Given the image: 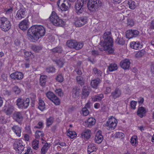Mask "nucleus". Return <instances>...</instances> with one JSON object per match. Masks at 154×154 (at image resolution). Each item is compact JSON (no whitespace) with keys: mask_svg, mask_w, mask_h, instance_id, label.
<instances>
[{"mask_svg":"<svg viewBox=\"0 0 154 154\" xmlns=\"http://www.w3.org/2000/svg\"><path fill=\"white\" fill-rule=\"evenodd\" d=\"M67 135L71 139H72L76 136V133L75 131H69L68 132Z\"/></svg>","mask_w":154,"mask_h":154,"instance_id":"49","label":"nucleus"},{"mask_svg":"<svg viewBox=\"0 0 154 154\" xmlns=\"http://www.w3.org/2000/svg\"><path fill=\"white\" fill-rule=\"evenodd\" d=\"M66 45L69 48L79 50L81 49L83 46L82 42H77L75 40H68L66 43Z\"/></svg>","mask_w":154,"mask_h":154,"instance_id":"7","label":"nucleus"},{"mask_svg":"<svg viewBox=\"0 0 154 154\" xmlns=\"http://www.w3.org/2000/svg\"><path fill=\"white\" fill-rule=\"evenodd\" d=\"M103 95L102 94H97L92 98V101L94 102L99 101L103 98Z\"/></svg>","mask_w":154,"mask_h":154,"instance_id":"31","label":"nucleus"},{"mask_svg":"<svg viewBox=\"0 0 154 154\" xmlns=\"http://www.w3.org/2000/svg\"><path fill=\"white\" fill-rule=\"evenodd\" d=\"M96 122V120L93 117L88 118L86 121L85 122L86 126L89 128L95 125Z\"/></svg>","mask_w":154,"mask_h":154,"instance_id":"25","label":"nucleus"},{"mask_svg":"<svg viewBox=\"0 0 154 154\" xmlns=\"http://www.w3.org/2000/svg\"><path fill=\"white\" fill-rule=\"evenodd\" d=\"M131 48L135 50H139L142 48L143 45L139 42H133L130 43Z\"/></svg>","mask_w":154,"mask_h":154,"instance_id":"23","label":"nucleus"},{"mask_svg":"<svg viewBox=\"0 0 154 154\" xmlns=\"http://www.w3.org/2000/svg\"><path fill=\"white\" fill-rule=\"evenodd\" d=\"M149 28L151 29H154V20H152L150 22Z\"/></svg>","mask_w":154,"mask_h":154,"instance_id":"64","label":"nucleus"},{"mask_svg":"<svg viewBox=\"0 0 154 154\" xmlns=\"http://www.w3.org/2000/svg\"><path fill=\"white\" fill-rule=\"evenodd\" d=\"M139 32L136 30H129L126 32V37L129 39L137 36L139 34Z\"/></svg>","mask_w":154,"mask_h":154,"instance_id":"15","label":"nucleus"},{"mask_svg":"<svg viewBox=\"0 0 154 154\" xmlns=\"http://www.w3.org/2000/svg\"><path fill=\"white\" fill-rule=\"evenodd\" d=\"M2 94L5 95L9 96L11 94V92L10 91L5 90L3 91Z\"/></svg>","mask_w":154,"mask_h":154,"instance_id":"58","label":"nucleus"},{"mask_svg":"<svg viewBox=\"0 0 154 154\" xmlns=\"http://www.w3.org/2000/svg\"><path fill=\"white\" fill-rule=\"evenodd\" d=\"M46 96L56 105H59L60 103L59 99L52 92H48L46 93Z\"/></svg>","mask_w":154,"mask_h":154,"instance_id":"14","label":"nucleus"},{"mask_svg":"<svg viewBox=\"0 0 154 154\" xmlns=\"http://www.w3.org/2000/svg\"><path fill=\"white\" fill-rule=\"evenodd\" d=\"M128 4L129 8L131 9H134L136 7L135 2L132 0H129L128 2Z\"/></svg>","mask_w":154,"mask_h":154,"instance_id":"44","label":"nucleus"},{"mask_svg":"<svg viewBox=\"0 0 154 154\" xmlns=\"http://www.w3.org/2000/svg\"><path fill=\"white\" fill-rule=\"evenodd\" d=\"M83 114L84 116H87L89 113V112L88 109L86 108H83L82 109Z\"/></svg>","mask_w":154,"mask_h":154,"instance_id":"56","label":"nucleus"},{"mask_svg":"<svg viewBox=\"0 0 154 154\" xmlns=\"http://www.w3.org/2000/svg\"><path fill=\"white\" fill-rule=\"evenodd\" d=\"M75 71L78 75H81L82 74V72L81 68H76L75 69Z\"/></svg>","mask_w":154,"mask_h":154,"instance_id":"61","label":"nucleus"},{"mask_svg":"<svg viewBox=\"0 0 154 154\" xmlns=\"http://www.w3.org/2000/svg\"><path fill=\"white\" fill-rule=\"evenodd\" d=\"M76 79L78 83L81 85H84L85 82V80L84 78L81 76H77L76 77Z\"/></svg>","mask_w":154,"mask_h":154,"instance_id":"42","label":"nucleus"},{"mask_svg":"<svg viewBox=\"0 0 154 154\" xmlns=\"http://www.w3.org/2000/svg\"><path fill=\"white\" fill-rule=\"evenodd\" d=\"M121 95V91L118 88H116L115 90L113 91L111 94L110 97L114 99L119 97Z\"/></svg>","mask_w":154,"mask_h":154,"instance_id":"21","label":"nucleus"},{"mask_svg":"<svg viewBox=\"0 0 154 154\" xmlns=\"http://www.w3.org/2000/svg\"><path fill=\"white\" fill-rule=\"evenodd\" d=\"M7 74H3L1 75V79L4 81H6L7 80Z\"/></svg>","mask_w":154,"mask_h":154,"instance_id":"63","label":"nucleus"},{"mask_svg":"<svg viewBox=\"0 0 154 154\" xmlns=\"http://www.w3.org/2000/svg\"><path fill=\"white\" fill-rule=\"evenodd\" d=\"M103 38L104 41H101L100 45L103 48H100V50L101 51H105L109 54H113L114 49L113 48V42L111 32L106 31L105 32L103 35Z\"/></svg>","mask_w":154,"mask_h":154,"instance_id":"2","label":"nucleus"},{"mask_svg":"<svg viewBox=\"0 0 154 154\" xmlns=\"http://www.w3.org/2000/svg\"><path fill=\"white\" fill-rule=\"evenodd\" d=\"M69 2L68 0H59L57 2V5L61 11H66L70 7L71 4Z\"/></svg>","mask_w":154,"mask_h":154,"instance_id":"8","label":"nucleus"},{"mask_svg":"<svg viewBox=\"0 0 154 154\" xmlns=\"http://www.w3.org/2000/svg\"><path fill=\"white\" fill-rule=\"evenodd\" d=\"M12 91L16 94H19L21 92L20 88L17 86H15L12 88Z\"/></svg>","mask_w":154,"mask_h":154,"instance_id":"48","label":"nucleus"},{"mask_svg":"<svg viewBox=\"0 0 154 154\" xmlns=\"http://www.w3.org/2000/svg\"><path fill=\"white\" fill-rule=\"evenodd\" d=\"M97 148L95 144L93 143H90L88 147V154H90L91 152L96 151Z\"/></svg>","mask_w":154,"mask_h":154,"instance_id":"29","label":"nucleus"},{"mask_svg":"<svg viewBox=\"0 0 154 154\" xmlns=\"http://www.w3.org/2000/svg\"><path fill=\"white\" fill-rule=\"evenodd\" d=\"M44 135V134L42 131H37L35 132V138L37 139L41 138L43 140L42 137Z\"/></svg>","mask_w":154,"mask_h":154,"instance_id":"43","label":"nucleus"},{"mask_svg":"<svg viewBox=\"0 0 154 154\" xmlns=\"http://www.w3.org/2000/svg\"><path fill=\"white\" fill-rule=\"evenodd\" d=\"M45 33V29L42 26H32L27 32V37L31 41L35 42L43 36Z\"/></svg>","mask_w":154,"mask_h":154,"instance_id":"1","label":"nucleus"},{"mask_svg":"<svg viewBox=\"0 0 154 154\" xmlns=\"http://www.w3.org/2000/svg\"><path fill=\"white\" fill-rule=\"evenodd\" d=\"M100 80L99 78L97 79L93 80L91 81V84L92 86L94 88H96L98 84L100 83Z\"/></svg>","mask_w":154,"mask_h":154,"instance_id":"38","label":"nucleus"},{"mask_svg":"<svg viewBox=\"0 0 154 154\" xmlns=\"http://www.w3.org/2000/svg\"><path fill=\"white\" fill-rule=\"evenodd\" d=\"M16 104L20 109H26L27 108L29 103V99L27 98L25 99L19 98L16 101Z\"/></svg>","mask_w":154,"mask_h":154,"instance_id":"9","label":"nucleus"},{"mask_svg":"<svg viewBox=\"0 0 154 154\" xmlns=\"http://www.w3.org/2000/svg\"><path fill=\"white\" fill-rule=\"evenodd\" d=\"M54 121V118L51 116L47 119L46 120L47 126L49 127L51 125L53 122Z\"/></svg>","mask_w":154,"mask_h":154,"instance_id":"46","label":"nucleus"},{"mask_svg":"<svg viewBox=\"0 0 154 154\" xmlns=\"http://www.w3.org/2000/svg\"><path fill=\"white\" fill-rule=\"evenodd\" d=\"M55 70V68L53 66L48 67L45 69L46 72L48 73L54 72Z\"/></svg>","mask_w":154,"mask_h":154,"instance_id":"51","label":"nucleus"},{"mask_svg":"<svg viewBox=\"0 0 154 154\" xmlns=\"http://www.w3.org/2000/svg\"><path fill=\"white\" fill-rule=\"evenodd\" d=\"M50 20L53 24L56 26H62L64 24V22L61 19L54 11L52 13L49 17Z\"/></svg>","mask_w":154,"mask_h":154,"instance_id":"3","label":"nucleus"},{"mask_svg":"<svg viewBox=\"0 0 154 154\" xmlns=\"http://www.w3.org/2000/svg\"><path fill=\"white\" fill-rule=\"evenodd\" d=\"M83 26L88 21V18L86 16L79 17Z\"/></svg>","mask_w":154,"mask_h":154,"instance_id":"47","label":"nucleus"},{"mask_svg":"<svg viewBox=\"0 0 154 154\" xmlns=\"http://www.w3.org/2000/svg\"><path fill=\"white\" fill-rule=\"evenodd\" d=\"M127 25L130 26H133L134 25L133 20L131 19H128L127 20Z\"/></svg>","mask_w":154,"mask_h":154,"instance_id":"57","label":"nucleus"},{"mask_svg":"<svg viewBox=\"0 0 154 154\" xmlns=\"http://www.w3.org/2000/svg\"><path fill=\"white\" fill-rule=\"evenodd\" d=\"M137 138V137H132L131 139V142L133 146H135L136 143Z\"/></svg>","mask_w":154,"mask_h":154,"instance_id":"55","label":"nucleus"},{"mask_svg":"<svg viewBox=\"0 0 154 154\" xmlns=\"http://www.w3.org/2000/svg\"><path fill=\"white\" fill-rule=\"evenodd\" d=\"M108 70L110 72H112L117 70L118 66L116 63H111L108 66Z\"/></svg>","mask_w":154,"mask_h":154,"instance_id":"39","label":"nucleus"},{"mask_svg":"<svg viewBox=\"0 0 154 154\" xmlns=\"http://www.w3.org/2000/svg\"><path fill=\"white\" fill-rule=\"evenodd\" d=\"M146 112L145 109L143 107H139L137 111V114L140 118H142L145 116Z\"/></svg>","mask_w":154,"mask_h":154,"instance_id":"28","label":"nucleus"},{"mask_svg":"<svg viewBox=\"0 0 154 154\" xmlns=\"http://www.w3.org/2000/svg\"><path fill=\"white\" fill-rule=\"evenodd\" d=\"M88 0H77L75 4V9L76 12L80 14L84 10V6L86 5Z\"/></svg>","mask_w":154,"mask_h":154,"instance_id":"5","label":"nucleus"},{"mask_svg":"<svg viewBox=\"0 0 154 154\" xmlns=\"http://www.w3.org/2000/svg\"><path fill=\"white\" fill-rule=\"evenodd\" d=\"M51 52L55 53H61L62 51V48L60 47H57L51 50Z\"/></svg>","mask_w":154,"mask_h":154,"instance_id":"45","label":"nucleus"},{"mask_svg":"<svg viewBox=\"0 0 154 154\" xmlns=\"http://www.w3.org/2000/svg\"><path fill=\"white\" fill-rule=\"evenodd\" d=\"M27 14V11L25 8H20L18 10L15 16L17 20H21L25 17Z\"/></svg>","mask_w":154,"mask_h":154,"instance_id":"12","label":"nucleus"},{"mask_svg":"<svg viewBox=\"0 0 154 154\" xmlns=\"http://www.w3.org/2000/svg\"><path fill=\"white\" fill-rule=\"evenodd\" d=\"M146 53V51L143 49L137 51L135 54V56L137 58H140L142 57Z\"/></svg>","mask_w":154,"mask_h":154,"instance_id":"36","label":"nucleus"},{"mask_svg":"<svg viewBox=\"0 0 154 154\" xmlns=\"http://www.w3.org/2000/svg\"><path fill=\"white\" fill-rule=\"evenodd\" d=\"M56 93L59 96L61 97L63 95L62 90L61 89H56L55 91Z\"/></svg>","mask_w":154,"mask_h":154,"instance_id":"54","label":"nucleus"},{"mask_svg":"<svg viewBox=\"0 0 154 154\" xmlns=\"http://www.w3.org/2000/svg\"><path fill=\"white\" fill-rule=\"evenodd\" d=\"M56 79L58 82H61L63 81L64 78L61 74H59L57 76Z\"/></svg>","mask_w":154,"mask_h":154,"instance_id":"53","label":"nucleus"},{"mask_svg":"<svg viewBox=\"0 0 154 154\" xmlns=\"http://www.w3.org/2000/svg\"><path fill=\"white\" fill-rule=\"evenodd\" d=\"M29 22L27 18L21 21L19 24V28L23 30H25L28 28Z\"/></svg>","mask_w":154,"mask_h":154,"instance_id":"16","label":"nucleus"},{"mask_svg":"<svg viewBox=\"0 0 154 154\" xmlns=\"http://www.w3.org/2000/svg\"><path fill=\"white\" fill-rule=\"evenodd\" d=\"M11 24L10 21L5 17H1L0 19V28L4 32L8 31L11 28Z\"/></svg>","mask_w":154,"mask_h":154,"instance_id":"4","label":"nucleus"},{"mask_svg":"<svg viewBox=\"0 0 154 154\" xmlns=\"http://www.w3.org/2000/svg\"><path fill=\"white\" fill-rule=\"evenodd\" d=\"M91 134V130L89 129H85L81 134V137L83 138L88 140L90 138Z\"/></svg>","mask_w":154,"mask_h":154,"instance_id":"18","label":"nucleus"},{"mask_svg":"<svg viewBox=\"0 0 154 154\" xmlns=\"http://www.w3.org/2000/svg\"><path fill=\"white\" fill-rule=\"evenodd\" d=\"M23 75L21 72H16L11 73L10 75V77L15 80H20L23 78Z\"/></svg>","mask_w":154,"mask_h":154,"instance_id":"17","label":"nucleus"},{"mask_svg":"<svg viewBox=\"0 0 154 154\" xmlns=\"http://www.w3.org/2000/svg\"><path fill=\"white\" fill-rule=\"evenodd\" d=\"M90 92L88 87L86 86L84 87L82 91V98L85 99L87 98L89 95Z\"/></svg>","mask_w":154,"mask_h":154,"instance_id":"24","label":"nucleus"},{"mask_svg":"<svg viewBox=\"0 0 154 154\" xmlns=\"http://www.w3.org/2000/svg\"><path fill=\"white\" fill-rule=\"evenodd\" d=\"M11 129L19 137L21 136V129L17 125H14L12 127Z\"/></svg>","mask_w":154,"mask_h":154,"instance_id":"30","label":"nucleus"},{"mask_svg":"<svg viewBox=\"0 0 154 154\" xmlns=\"http://www.w3.org/2000/svg\"><path fill=\"white\" fill-rule=\"evenodd\" d=\"M103 136L102 135L101 131H98L96 133L95 137V142L97 143H100L103 140Z\"/></svg>","mask_w":154,"mask_h":154,"instance_id":"19","label":"nucleus"},{"mask_svg":"<svg viewBox=\"0 0 154 154\" xmlns=\"http://www.w3.org/2000/svg\"><path fill=\"white\" fill-rule=\"evenodd\" d=\"M13 11V8L12 7H10V8L6 9L5 10V14H9L11 13H12Z\"/></svg>","mask_w":154,"mask_h":154,"instance_id":"60","label":"nucleus"},{"mask_svg":"<svg viewBox=\"0 0 154 154\" xmlns=\"http://www.w3.org/2000/svg\"><path fill=\"white\" fill-rule=\"evenodd\" d=\"M93 73L98 78H100L102 76L103 72L97 68L95 67L93 69Z\"/></svg>","mask_w":154,"mask_h":154,"instance_id":"32","label":"nucleus"},{"mask_svg":"<svg viewBox=\"0 0 154 154\" xmlns=\"http://www.w3.org/2000/svg\"><path fill=\"white\" fill-rule=\"evenodd\" d=\"M136 104L137 102L133 100L130 103L131 107L133 109H135L136 108L135 106L136 105Z\"/></svg>","mask_w":154,"mask_h":154,"instance_id":"59","label":"nucleus"},{"mask_svg":"<svg viewBox=\"0 0 154 154\" xmlns=\"http://www.w3.org/2000/svg\"><path fill=\"white\" fill-rule=\"evenodd\" d=\"M101 5V2L99 0H89L87 4L88 8L91 11H95Z\"/></svg>","mask_w":154,"mask_h":154,"instance_id":"6","label":"nucleus"},{"mask_svg":"<svg viewBox=\"0 0 154 154\" xmlns=\"http://www.w3.org/2000/svg\"><path fill=\"white\" fill-rule=\"evenodd\" d=\"M55 62L57 66L60 68L63 67L65 63L64 59L63 58H60L58 59H55L52 60Z\"/></svg>","mask_w":154,"mask_h":154,"instance_id":"27","label":"nucleus"},{"mask_svg":"<svg viewBox=\"0 0 154 154\" xmlns=\"http://www.w3.org/2000/svg\"><path fill=\"white\" fill-rule=\"evenodd\" d=\"M124 134L121 132H117L114 134V136L116 137L122 138H123Z\"/></svg>","mask_w":154,"mask_h":154,"instance_id":"52","label":"nucleus"},{"mask_svg":"<svg viewBox=\"0 0 154 154\" xmlns=\"http://www.w3.org/2000/svg\"><path fill=\"white\" fill-rule=\"evenodd\" d=\"M130 61L128 59L122 60L120 63L121 67L125 69H128L130 67Z\"/></svg>","mask_w":154,"mask_h":154,"instance_id":"22","label":"nucleus"},{"mask_svg":"<svg viewBox=\"0 0 154 154\" xmlns=\"http://www.w3.org/2000/svg\"><path fill=\"white\" fill-rule=\"evenodd\" d=\"M32 152L30 147H29L27 148L26 151L24 154H32Z\"/></svg>","mask_w":154,"mask_h":154,"instance_id":"62","label":"nucleus"},{"mask_svg":"<svg viewBox=\"0 0 154 154\" xmlns=\"http://www.w3.org/2000/svg\"><path fill=\"white\" fill-rule=\"evenodd\" d=\"M47 76L45 75H41L40 76V80L41 85L44 86L47 81Z\"/></svg>","mask_w":154,"mask_h":154,"instance_id":"41","label":"nucleus"},{"mask_svg":"<svg viewBox=\"0 0 154 154\" xmlns=\"http://www.w3.org/2000/svg\"><path fill=\"white\" fill-rule=\"evenodd\" d=\"M125 42V40L123 39V38L120 37L119 36L116 40L115 43L117 44L120 45H124Z\"/></svg>","mask_w":154,"mask_h":154,"instance_id":"34","label":"nucleus"},{"mask_svg":"<svg viewBox=\"0 0 154 154\" xmlns=\"http://www.w3.org/2000/svg\"><path fill=\"white\" fill-rule=\"evenodd\" d=\"M117 121L113 117L109 119L106 122L105 126L107 127V129L111 131L114 130L116 126Z\"/></svg>","mask_w":154,"mask_h":154,"instance_id":"11","label":"nucleus"},{"mask_svg":"<svg viewBox=\"0 0 154 154\" xmlns=\"http://www.w3.org/2000/svg\"><path fill=\"white\" fill-rule=\"evenodd\" d=\"M14 119L18 124H21L23 120V114L21 112H15L13 115Z\"/></svg>","mask_w":154,"mask_h":154,"instance_id":"13","label":"nucleus"},{"mask_svg":"<svg viewBox=\"0 0 154 154\" xmlns=\"http://www.w3.org/2000/svg\"><path fill=\"white\" fill-rule=\"evenodd\" d=\"M14 110V107L11 105H9L8 107L5 105L3 108V111L7 115H10Z\"/></svg>","mask_w":154,"mask_h":154,"instance_id":"20","label":"nucleus"},{"mask_svg":"<svg viewBox=\"0 0 154 154\" xmlns=\"http://www.w3.org/2000/svg\"><path fill=\"white\" fill-rule=\"evenodd\" d=\"M45 108V104L41 98H39L38 106V108L41 111H43Z\"/></svg>","mask_w":154,"mask_h":154,"instance_id":"35","label":"nucleus"},{"mask_svg":"<svg viewBox=\"0 0 154 154\" xmlns=\"http://www.w3.org/2000/svg\"><path fill=\"white\" fill-rule=\"evenodd\" d=\"M80 92V89L77 86H75L72 90V95L74 98L78 97Z\"/></svg>","mask_w":154,"mask_h":154,"instance_id":"26","label":"nucleus"},{"mask_svg":"<svg viewBox=\"0 0 154 154\" xmlns=\"http://www.w3.org/2000/svg\"><path fill=\"white\" fill-rule=\"evenodd\" d=\"M42 47L41 45H33L31 46L32 49L35 52H38L41 50Z\"/></svg>","mask_w":154,"mask_h":154,"instance_id":"40","label":"nucleus"},{"mask_svg":"<svg viewBox=\"0 0 154 154\" xmlns=\"http://www.w3.org/2000/svg\"><path fill=\"white\" fill-rule=\"evenodd\" d=\"M50 146L49 144L47 143H45L41 149V154H45Z\"/></svg>","mask_w":154,"mask_h":154,"instance_id":"37","label":"nucleus"},{"mask_svg":"<svg viewBox=\"0 0 154 154\" xmlns=\"http://www.w3.org/2000/svg\"><path fill=\"white\" fill-rule=\"evenodd\" d=\"M39 144V141L35 140H33L32 143V146L34 149H37L38 148V146Z\"/></svg>","mask_w":154,"mask_h":154,"instance_id":"50","label":"nucleus"},{"mask_svg":"<svg viewBox=\"0 0 154 154\" xmlns=\"http://www.w3.org/2000/svg\"><path fill=\"white\" fill-rule=\"evenodd\" d=\"M74 24L76 27H80L83 26L79 17H75L74 18Z\"/></svg>","mask_w":154,"mask_h":154,"instance_id":"33","label":"nucleus"},{"mask_svg":"<svg viewBox=\"0 0 154 154\" xmlns=\"http://www.w3.org/2000/svg\"><path fill=\"white\" fill-rule=\"evenodd\" d=\"M13 145L14 148L18 153H21L24 150L25 147L22 140H14Z\"/></svg>","mask_w":154,"mask_h":154,"instance_id":"10","label":"nucleus"}]
</instances>
